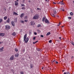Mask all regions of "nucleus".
<instances>
[{"instance_id": "nucleus-13", "label": "nucleus", "mask_w": 74, "mask_h": 74, "mask_svg": "<svg viewBox=\"0 0 74 74\" xmlns=\"http://www.w3.org/2000/svg\"><path fill=\"white\" fill-rule=\"evenodd\" d=\"M12 36H15L16 35V33L15 32H14L12 34Z\"/></svg>"}, {"instance_id": "nucleus-46", "label": "nucleus", "mask_w": 74, "mask_h": 74, "mask_svg": "<svg viewBox=\"0 0 74 74\" xmlns=\"http://www.w3.org/2000/svg\"><path fill=\"white\" fill-rule=\"evenodd\" d=\"M25 49H24L23 50V52H25Z\"/></svg>"}, {"instance_id": "nucleus-56", "label": "nucleus", "mask_w": 74, "mask_h": 74, "mask_svg": "<svg viewBox=\"0 0 74 74\" xmlns=\"http://www.w3.org/2000/svg\"><path fill=\"white\" fill-rule=\"evenodd\" d=\"M18 0H17V1H15V2H16V1H18Z\"/></svg>"}, {"instance_id": "nucleus-33", "label": "nucleus", "mask_w": 74, "mask_h": 74, "mask_svg": "<svg viewBox=\"0 0 74 74\" xmlns=\"http://www.w3.org/2000/svg\"><path fill=\"white\" fill-rule=\"evenodd\" d=\"M37 50H38V51H41V49H37Z\"/></svg>"}, {"instance_id": "nucleus-59", "label": "nucleus", "mask_w": 74, "mask_h": 74, "mask_svg": "<svg viewBox=\"0 0 74 74\" xmlns=\"http://www.w3.org/2000/svg\"><path fill=\"white\" fill-rule=\"evenodd\" d=\"M1 43H3V42H1Z\"/></svg>"}, {"instance_id": "nucleus-36", "label": "nucleus", "mask_w": 74, "mask_h": 74, "mask_svg": "<svg viewBox=\"0 0 74 74\" xmlns=\"http://www.w3.org/2000/svg\"><path fill=\"white\" fill-rule=\"evenodd\" d=\"M68 18L69 19H71V17H68Z\"/></svg>"}, {"instance_id": "nucleus-3", "label": "nucleus", "mask_w": 74, "mask_h": 74, "mask_svg": "<svg viewBox=\"0 0 74 74\" xmlns=\"http://www.w3.org/2000/svg\"><path fill=\"white\" fill-rule=\"evenodd\" d=\"M5 28L6 29H10V26H9L8 25H5Z\"/></svg>"}, {"instance_id": "nucleus-37", "label": "nucleus", "mask_w": 74, "mask_h": 74, "mask_svg": "<svg viewBox=\"0 0 74 74\" xmlns=\"http://www.w3.org/2000/svg\"><path fill=\"white\" fill-rule=\"evenodd\" d=\"M71 58H72V59L74 60V56H73Z\"/></svg>"}, {"instance_id": "nucleus-26", "label": "nucleus", "mask_w": 74, "mask_h": 74, "mask_svg": "<svg viewBox=\"0 0 74 74\" xmlns=\"http://www.w3.org/2000/svg\"><path fill=\"white\" fill-rule=\"evenodd\" d=\"M60 4H63V5H64V3L62 2H61L60 3Z\"/></svg>"}, {"instance_id": "nucleus-24", "label": "nucleus", "mask_w": 74, "mask_h": 74, "mask_svg": "<svg viewBox=\"0 0 74 74\" xmlns=\"http://www.w3.org/2000/svg\"><path fill=\"white\" fill-rule=\"evenodd\" d=\"M19 56V54L16 55L15 56V57L18 58V57Z\"/></svg>"}, {"instance_id": "nucleus-25", "label": "nucleus", "mask_w": 74, "mask_h": 74, "mask_svg": "<svg viewBox=\"0 0 74 74\" xmlns=\"http://www.w3.org/2000/svg\"><path fill=\"white\" fill-rule=\"evenodd\" d=\"M15 50L16 52H18V50L17 49H15Z\"/></svg>"}, {"instance_id": "nucleus-17", "label": "nucleus", "mask_w": 74, "mask_h": 74, "mask_svg": "<svg viewBox=\"0 0 74 74\" xmlns=\"http://www.w3.org/2000/svg\"><path fill=\"white\" fill-rule=\"evenodd\" d=\"M15 5H18V2H15Z\"/></svg>"}, {"instance_id": "nucleus-58", "label": "nucleus", "mask_w": 74, "mask_h": 74, "mask_svg": "<svg viewBox=\"0 0 74 74\" xmlns=\"http://www.w3.org/2000/svg\"><path fill=\"white\" fill-rule=\"evenodd\" d=\"M28 2H30V1H28Z\"/></svg>"}, {"instance_id": "nucleus-7", "label": "nucleus", "mask_w": 74, "mask_h": 74, "mask_svg": "<svg viewBox=\"0 0 74 74\" xmlns=\"http://www.w3.org/2000/svg\"><path fill=\"white\" fill-rule=\"evenodd\" d=\"M5 35V34L4 33H0V36H1L2 37H3V36H4Z\"/></svg>"}, {"instance_id": "nucleus-47", "label": "nucleus", "mask_w": 74, "mask_h": 74, "mask_svg": "<svg viewBox=\"0 0 74 74\" xmlns=\"http://www.w3.org/2000/svg\"><path fill=\"white\" fill-rule=\"evenodd\" d=\"M25 22H27V20H25Z\"/></svg>"}, {"instance_id": "nucleus-43", "label": "nucleus", "mask_w": 74, "mask_h": 74, "mask_svg": "<svg viewBox=\"0 0 74 74\" xmlns=\"http://www.w3.org/2000/svg\"><path fill=\"white\" fill-rule=\"evenodd\" d=\"M34 34H35V35H37V33L34 32Z\"/></svg>"}, {"instance_id": "nucleus-1", "label": "nucleus", "mask_w": 74, "mask_h": 74, "mask_svg": "<svg viewBox=\"0 0 74 74\" xmlns=\"http://www.w3.org/2000/svg\"><path fill=\"white\" fill-rule=\"evenodd\" d=\"M26 37H27V34H25L24 35V41H25V43H27V42H28V41H29V38L28 37L26 38Z\"/></svg>"}, {"instance_id": "nucleus-2", "label": "nucleus", "mask_w": 74, "mask_h": 74, "mask_svg": "<svg viewBox=\"0 0 74 74\" xmlns=\"http://www.w3.org/2000/svg\"><path fill=\"white\" fill-rule=\"evenodd\" d=\"M38 18V15L36 14L33 17V19H37Z\"/></svg>"}, {"instance_id": "nucleus-16", "label": "nucleus", "mask_w": 74, "mask_h": 74, "mask_svg": "<svg viewBox=\"0 0 74 74\" xmlns=\"http://www.w3.org/2000/svg\"><path fill=\"white\" fill-rule=\"evenodd\" d=\"M3 19L4 20H6L7 19V17L5 16L3 18Z\"/></svg>"}, {"instance_id": "nucleus-49", "label": "nucleus", "mask_w": 74, "mask_h": 74, "mask_svg": "<svg viewBox=\"0 0 74 74\" xmlns=\"http://www.w3.org/2000/svg\"><path fill=\"white\" fill-rule=\"evenodd\" d=\"M11 71H12V72H14V70L12 69Z\"/></svg>"}, {"instance_id": "nucleus-54", "label": "nucleus", "mask_w": 74, "mask_h": 74, "mask_svg": "<svg viewBox=\"0 0 74 74\" xmlns=\"http://www.w3.org/2000/svg\"><path fill=\"white\" fill-rule=\"evenodd\" d=\"M62 11H64V9H62Z\"/></svg>"}, {"instance_id": "nucleus-31", "label": "nucleus", "mask_w": 74, "mask_h": 74, "mask_svg": "<svg viewBox=\"0 0 74 74\" xmlns=\"http://www.w3.org/2000/svg\"><path fill=\"white\" fill-rule=\"evenodd\" d=\"M52 42V40H50V41H49V43H51V42Z\"/></svg>"}, {"instance_id": "nucleus-60", "label": "nucleus", "mask_w": 74, "mask_h": 74, "mask_svg": "<svg viewBox=\"0 0 74 74\" xmlns=\"http://www.w3.org/2000/svg\"><path fill=\"white\" fill-rule=\"evenodd\" d=\"M62 2H63V0L62 1Z\"/></svg>"}, {"instance_id": "nucleus-9", "label": "nucleus", "mask_w": 74, "mask_h": 74, "mask_svg": "<svg viewBox=\"0 0 74 74\" xmlns=\"http://www.w3.org/2000/svg\"><path fill=\"white\" fill-rule=\"evenodd\" d=\"M3 48H4L3 47H1L0 49V52H3Z\"/></svg>"}, {"instance_id": "nucleus-18", "label": "nucleus", "mask_w": 74, "mask_h": 74, "mask_svg": "<svg viewBox=\"0 0 74 74\" xmlns=\"http://www.w3.org/2000/svg\"><path fill=\"white\" fill-rule=\"evenodd\" d=\"M3 22V19L0 18V23H1Z\"/></svg>"}, {"instance_id": "nucleus-10", "label": "nucleus", "mask_w": 74, "mask_h": 74, "mask_svg": "<svg viewBox=\"0 0 74 74\" xmlns=\"http://www.w3.org/2000/svg\"><path fill=\"white\" fill-rule=\"evenodd\" d=\"M11 24L13 26H15V24L14 23V22L13 21L11 22Z\"/></svg>"}, {"instance_id": "nucleus-11", "label": "nucleus", "mask_w": 74, "mask_h": 74, "mask_svg": "<svg viewBox=\"0 0 74 74\" xmlns=\"http://www.w3.org/2000/svg\"><path fill=\"white\" fill-rule=\"evenodd\" d=\"M45 23H49L48 20L47 19L45 20Z\"/></svg>"}, {"instance_id": "nucleus-53", "label": "nucleus", "mask_w": 74, "mask_h": 74, "mask_svg": "<svg viewBox=\"0 0 74 74\" xmlns=\"http://www.w3.org/2000/svg\"><path fill=\"white\" fill-rule=\"evenodd\" d=\"M25 1V0H23V2H24V1Z\"/></svg>"}, {"instance_id": "nucleus-48", "label": "nucleus", "mask_w": 74, "mask_h": 74, "mask_svg": "<svg viewBox=\"0 0 74 74\" xmlns=\"http://www.w3.org/2000/svg\"><path fill=\"white\" fill-rule=\"evenodd\" d=\"M37 9L38 10H40V9L39 8H37Z\"/></svg>"}, {"instance_id": "nucleus-6", "label": "nucleus", "mask_w": 74, "mask_h": 74, "mask_svg": "<svg viewBox=\"0 0 74 74\" xmlns=\"http://www.w3.org/2000/svg\"><path fill=\"white\" fill-rule=\"evenodd\" d=\"M6 22L8 23H9V22H10V18H8L7 20H6Z\"/></svg>"}, {"instance_id": "nucleus-28", "label": "nucleus", "mask_w": 74, "mask_h": 74, "mask_svg": "<svg viewBox=\"0 0 74 74\" xmlns=\"http://www.w3.org/2000/svg\"><path fill=\"white\" fill-rule=\"evenodd\" d=\"M33 65L31 64L30 65V67L32 69V68H33Z\"/></svg>"}, {"instance_id": "nucleus-5", "label": "nucleus", "mask_w": 74, "mask_h": 74, "mask_svg": "<svg viewBox=\"0 0 74 74\" xmlns=\"http://www.w3.org/2000/svg\"><path fill=\"white\" fill-rule=\"evenodd\" d=\"M31 25H35V23L34 21H31Z\"/></svg>"}, {"instance_id": "nucleus-21", "label": "nucleus", "mask_w": 74, "mask_h": 74, "mask_svg": "<svg viewBox=\"0 0 74 74\" xmlns=\"http://www.w3.org/2000/svg\"><path fill=\"white\" fill-rule=\"evenodd\" d=\"M40 26H41V25L40 24H38L37 26V27H40Z\"/></svg>"}, {"instance_id": "nucleus-35", "label": "nucleus", "mask_w": 74, "mask_h": 74, "mask_svg": "<svg viewBox=\"0 0 74 74\" xmlns=\"http://www.w3.org/2000/svg\"><path fill=\"white\" fill-rule=\"evenodd\" d=\"M55 62H56L55 61V60H54L53 61V62H52V63H55Z\"/></svg>"}, {"instance_id": "nucleus-52", "label": "nucleus", "mask_w": 74, "mask_h": 74, "mask_svg": "<svg viewBox=\"0 0 74 74\" xmlns=\"http://www.w3.org/2000/svg\"><path fill=\"white\" fill-rule=\"evenodd\" d=\"M57 16L59 18V16Z\"/></svg>"}, {"instance_id": "nucleus-30", "label": "nucleus", "mask_w": 74, "mask_h": 74, "mask_svg": "<svg viewBox=\"0 0 74 74\" xmlns=\"http://www.w3.org/2000/svg\"><path fill=\"white\" fill-rule=\"evenodd\" d=\"M60 23L58 25V26H60Z\"/></svg>"}, {"instance_id": "nucleus-12", "label": "nucleus", "mask_w": 74, "mask_h": 74, "mask_svg": "<svg viewBox=\"0 0 74 74\" xmlns=\"http://www.w3.org/2000/svg\"><path fill=\"white\" fill-rule=\"evenodd\" d=\"M53 11V13L55 15H56V13H57L56 11V10H54Z\"/></svg>"}, {"instance_id": "nucleus-19", "label": "nucleus", "mask_w": 74, "mask_h": 74, "mask_svg": "<svg viewBox=\"0 0 74 74\" xmlns=\"http://www.w3.org/2000/svg\"><path fill=\"white\" fill-rule=\"evenodd\" d=\"M51 15L52 16H53V17H54V18H55V15H54V14H51Z\"/></svg>"}, {"instance_id": "nucleus-22", "label": "nucleus", "mask_w": 74, "mask_h": 74, "mask_svg": "<svg viewBox=\"0 0 74 74\" xmlns=\"http://www.w3.org/2000/svg\"><path fill=\"white\" fill-rule=\"evenodd\" d=\"M70 14L71 15L73 16V13L72 12H71L70 13Z\"/></svg>"}, {"instance_id": "nucleus-20", "label": "nucleus", "mask_w": 74, "mask_h": 74, "mask_svg": "<svg viewBox=\"0 0 74 74\" xmlns=\"http://www.w3.org/2000/svg\"><path fill=\"white\" fill-rule=\"evenodd\" d=\"M14 14L15 15H18V14H17V13H16V12H14Z\"/></svg>"}, {"instance_id": "nucleus-40", "label": "nucleus", "mask_w": 74, "mask_h": 74, "mask_svg": "<svg viewBox=\"0 0 74 74\" xmlns=\"http://www.w3.org/2000/svg\"><path fill=\"white\" fill-rule=\"evenodd\" d=\"M40 36L41 37H44V36L42 35H41Z\"/></svg>"}, {"instance_id": "nucleus-34", "label": "nucleus", "mask_w": 74, "mask_h": 74, "mask_svg": "<svg viewBox=\"0 0 74 74\" xmlns=\"http://www.w3.org/2000/svg\"><path fill=\"white\" fill-rule=\"evenodd\" d=\"M21 23H24V21H21Z\"/></svg>"}, {"instance_id": "nucleus-4", "label": "nucleus", "mask_w": 74, "mask_h": 74, "mask_svg": "<svg viewBox=\"0 0 74 74\" xmlns=\"http://www.w3.org/2000/svg\"><path fill=\"white\" fill-rule=\"evenodd\" d=\"M14 58V56H12L10 58V60H12Z\"/></svg>"}, {"instance_id": "nucleus-42", "label": "nucleus", "mask_w": 74, "mask_h": 74, "mask_svg": "<svg viewBox=\"0 0 74 74\" xmlns=\"http://www.w3.org/2000/svg\"><path fill=\"white\" fill-rule=\"evenodd\" d=\"M4 10H5V11H6V8H4Z\"/></svg>"}, {"instance_id": "nucleus-50", "label": "nucleus", "mask_w": 74, "mask_h": 74, "mask_svg": "<svg viewBox=\"0 0 74 74\" xmlns=\"http://www.w3.org/2000/svg\"><path fill=\"white\" fill-rule=\"evenodd\" d=\"M59 38H60V40H61V37H59Z\"/></svg>"}, {"instance_id": "nucleus-61", "label": "nucleus", "mask_w": 74, "mask_h": 74, "mask_svg": "<svg viewBox=\"0 0 74 74\" xmlns=\"http://www.w3.org/2000/svg\"><path fill=\"white\" fill-rule=\"evenodd\" d=\"M43 69V68H42V69Z\"/></svg>"}, {"instance_id": "nucleus-57", "label": "nucleus", "mask_w": 74, "mask_h": 74, "mask_svg": "<svg viewBox=\"0 0 74 74\" xmlns=\"http://www.w3.org/2000/svg\"><path fill=\"white\" fill-rule=\"evenodd\" d=\"M1 42H0V44H1Z\"/></svg>"}, {"instance_id": "nucleus-55", "label": "nucleus", "mask_w": 74, "mask_h": 74, "mask_svg": "<svg viewBox=\"0 0 74 74\" xmlns=\"http://www.w3.org/2000/svg\"><path fill=\"white\" fill-rule=\"evenodd\" d=\"M58 4H60V2H59L58 3Z\"/></svg>"}, {"instance_id": "nucleus-23", "label": "nucleus", "mask_w": 74, "mask_h": 74, "mask_svg": "<svg viewBox=\"0 0 74 74\" xmlns=\"http://www.w3.org/2000/svg\"><path fill=\"white\" fill-rule=\"evenodd\" d=\"M38 40L36 41L35 42H33V44H36V43H37V42H38Z\"/></svg>"}, {"instance_id": "nucleus-14", "label": "nucleus", "mask_w": 74, "mask_h": 74, "mask_svg": "<svg viewBox=\"0 0 74 74\" xmlns=\"http://www.w3.org/2000/svg\"><path fill=\"white\" fill-rule=\"evenodd\" d=\"M45 17H44L42 19V21L44 22V21H45Z\"/></svg>"}, {"instance_id": "nucleus-29", "label": "nucleus", "mask_w": 74, "mask_h": 74, "mask_svg": "<svg viewBox=\"0 0 74 74\" xmlns=\"http://www.w3.org/2000/svg\"><path fill=\"white\" fill-rule=\"evenodd\" d=\"M14 22H17V19H14Z\"/></svg>"}, {"instance_id": "nucleus-27", "label": "nucleus", "mask_w": 74, "mask_h": 74, "mask_svg": "<svg viewBox=\"0 0 74 74\" xmlns=\"http://www.w3.org/2000/svg\"><path fill=\"white\" fill-rule=\"evenodd\" d=\"M37 32H38L39 33H40L41 32L40 31V30H39V29H38L37 30Z\"/></svg>"}, {"instance_id": "nucleus-45", "label": "nucleus", "mask_w": 74, "mask_h": 74, "mask_svg": "<svg viewBox=\"0 0 74 74\" xmlns=\"http://www.w3.org/2000/svg\"><path fill=\"white\" fill-rule=\"evenodd\" d=\"M21 74H23V72H21Z\"/></svg>"}, {"instance_id": "nucleus-41", "label": "nucleus", "mask_w": 74, "mask_h": 74, "mask_svg": "<svg viewBox=\"0 0 74 74\" xmlns=\"http://www.w3.org/2000/svg\"><path fill=\"white\" fill-rule=\"evenodd\" d=\"M55 63H56V64H58V62L56 61H55Z\"/></svg>"}, {"instance_id": "nucleus-51", "label": "nucleus", "mask_w": 74, "mask_h": 74, "mask_svg": "<svg viewBox=\"0 0 74 74\" xmlns=\"http://www.w3.org/2000/svg\"><path fill=\"white\" fill-rule=\"evenodd\" d=\"M53 4H56V3H55V2H53Z\"/></svg>"}, {"instance_id": "nucleus-32", "label": "nucleus", "mask_w": 74, "mask_h": 74, "mask_svg": "<svg viewBox=\"0 0 74 74\" xmlns=\"http://www.w3.org/2000/svg\"><path fill=\"white\" fill-rule=\"evenodd\" d=\"M21 6L22 7H24V6H25V5H24V4H23L21 5Z\"/></svg>"}, {"instance_id": "nucleus-38", "label": "nucleus", "mask_w": 74, "mask_h": 74, "mask_svg": "<svg viewBox=\"0 0 74 74\" xmlns=\"http://www.w3.org/2000/svg\"><path fill=\"white\" fill-rule=\"evenodd\" d=\"M21 9L22 10H25V8L24 7H23Z\"/></svg>"}, {"instance_id": "nucleus-44", "label": "nucleus", "mask_w": 74, "mask_h": 74, "mask_svg": "<svg viewBox=\"0 0 74 74\" xmlns=\"http://www.w3.org/2000/svg\"><path fill=\"white\" fill-rule=\"evenodd\" d=\"M45 1L46 2H48V1H49L48 0H45Z\"/></svg>"}, {"instance_id": "nucleus-15", "label": "nucleus", "mask_w": 74, "mask_h": 74, "mask_svg": "<svg viewBox=\"0 0 74 74\" xmlns=\"http://www.w3.org/2000/svg\"><path fill=\"white\" fill-rule=\"evenodd\" d=\"M50 34H51V33L49 32L47 33L46 34V36H49V35H50Z\"/></svg>"}, {"instance_id": "nucleus-39", "label": "nucleus", "mask_w": 74, "mask_h": 74, "mask_svg": "<svg viewBox=\"0 0 74 74\" xmlns=\"http://www.w3.org/2000/svg\"><path fill=\"white\" fill-rule=\"evenodd\" d=\"M33 39L34 40H36V37H34L33 38Z\"/></svg>"}, {"instance_id": "nucleus-8", "label": "nucleus", "mask_w": 74, "mask_h": 74, "mask_svg": "<svg viewBox=\"0 0 74 74\" xmlns=\"http://www.w3.org/2000/svg\"><path fill=\"white\" fill-rule=\"evenodd\" d=\"M24 15H25L24 14H23V13L21 14L20 15L21 18H23V17H24Z\"/></svg>"}]
</instances>
